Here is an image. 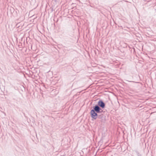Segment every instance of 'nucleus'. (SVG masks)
I'll return each instance as SVG.
<instances>
[{
	"label": "nucleus",
	"instance_id": "obj_2",
	"mask_svg": "<svg viewBox=\"0 0 156 156\" xmlns=\"http://www.w3.org/2000/svg\"><path fill=\"white\" fill-rule=\"evenodd\" d=\"M93 109H92V110L95 111L97 112L101 113H102L103 112L101 108L97 105H96L94 106H93Z\"/></svg>",
	"mask_w": 156,
	"mask_h": 156
},
{
	"label": "nucleus",
	"instance_id": "obj_3",
	"mask_svg": "<svg viewBox=\"0 0 156 156\" xmlns=\"http://www.w3.org/2000/svg\"><path fill=\"white\" fill-rule=\"evenodd\" d=\"M97 105H98L101 108H104L105 107V103L101 100H100L98 101Z\"/></svg>",
	"mask_w": 156,
	"mask_h": 156
},
{
	"label": "nucleus",
	"instance_id": "obj_5",
	"mask_svg": "<svg viewBox=\"0 0 156 156\" xmlns=\"http://www.w3.org/2000/svg\"><path fill=\"white\" fill-rule=\"evenodd\" d=\"M10 10L11 11V13L14 12V9L12 7H10Z\"/></svg>",
	"mask_w": 156,
	"mask_h": 156
},
{
	"label": "nucleus",
	"instance_id": "obj_1",
	"mask_svg": "<svg viewBox=\"0 0 156 156\" xmlns=\"http://www.w3.org/2000/svg\"><path fill=\"white\" fill-rule=\"evenodd\" d=\"M90 113L91 118L94 119H96L98 118L99 116L100 115H99V113L96 112V111L92 109L91 110Z\"/></svg>",
	"mask_w": 156,
	"mask_h": 156
},
{
	"label": "nucleus",
	"instance_id": "obj_4",
	"mask_svg": "<svg viewBox=\"0 0 156 156\" xmlns=\"http://www.w3.org/2000/svg\"><path fill=\"white\" fill-rule=\"evenodd\" d=\"M105 116L104 115L102 114L100 115L99 116L98 118L101 119V122H105Z\"/></svg>",
	"mask_w": 156,
	"mask_h": 156
}]
</instances>
